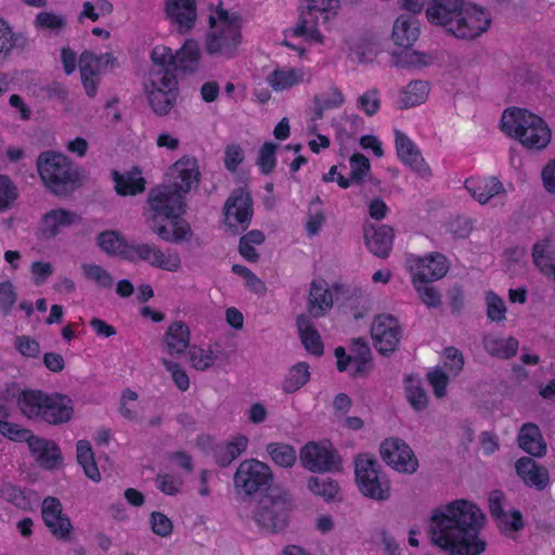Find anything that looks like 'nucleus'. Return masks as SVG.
I'll return each instance as SVG.
<instances>
[{
	"label": "nucleus",
	"mask_w": 555,
	"mask_h": 555,
	"mask_svg": "<svg viewBox=\"0 0 555 555\" xmlns=\"http://www.w3.org/2000/svg\"><path fill=\"white\" fill-rule=\"evenodd\" d=\"M301 465L312 473L338 472L341 459L328 440L308 442L299 453Z\"/></svg>",
	"instance_id": "nucleus-11"
},
{
	"label": "nucleus",
	"mask_w": 555,
	"mask_h": 555,
	"mask_svg": "<svg viewBox=\"0 0 555 555\" xmlns=\"http://www.w3.org/2000/svg\"><path fill=\"white\" fill-rule=\"evenodd\" d=\"M77 462L82 467L85 475L93 481L101 480V474L94 461V453L88 440H79L76 447Z\"/></svg>",
	"instance_id": "nucleus-44"
},
{
	"label": "nucleus",
	"mask_w": 555,
	"mask_h": 555,
	"mask_svg": "<svg viewBox=\"0 0 555 555\" xmlns=\"http://www.w3.org/2000/svg\"><path fill=\"white\" fill-rule=\"evenodd\" d=\"M137 400H138L137 392H134L130 389H126L122 392L121 399H120L119 412L125 418H127L129 421L138 420L139 412L137 409Z\"/></svg>",
	"instance_id": "nucleus-63"
},
{
	"label": "nucleus",
	"mask_w": 555,
	"mask_h": 555,
	"mask_svg": "<svg viewBox=\"0 0 555 555\" xmlns=\"http://www.w3.org/2000/svg\"><path fill=\"white\" fill-rule=\"evenodd\" d=\"M465 360L463 353L455 347H447L443 350V366L451 375H459L463 370Z\"/></svg>",
	"instance_id": "nucleus-62"
},
{
	"label": "nucleus",
	"mask_w": 555,
	"mask_h": 555,
	"mask_svg": "<svg viewBox=\"0 0 555 555\" xmlns=\"http://www.w3.org/2000/svg\"><path fill=\"white\" fill-rule=\"evenodd\" d=\"M98 244L102 250L109 255H120L127 259L130 245L115 231H105L98 236Z\"/></svg>",
	"instance_id": "nucleus-50"
},
{
	"label": "nucleus",
	"mask_w": 555,
	"mask_h": 555,
	"mask_svg": "<svg viewBox=\"0 0 555 555\" xmlns=\"http://www.w3.org/2000/svg\"><path fill=\"white\" fill-rule=\"evenodd\" d=\"M78 219V216L73 211L63 208L51 209L41 217L38 233L41 237L51 240Z\"/></svg>",
	"instance_id": "nucleus-22"
},
{
	"label": "nucleus",
	"mask_w": 555,
	"mask_h": 555,
	"mask_svg": "<svg viewBox=\"0 0 555 555\" xmlns=\"http://www.w3.org/2000/svg\"><path fill=\"white\" fill-rule=\"evenodd\" d=\"M518 340L514 337H500L496 335H486L483 337V347L486 351L496 358L509 359L517 353Z\"/></svg>",
	"instance_id": "nucleus-39"
},
{
	"label": "nucleus",
	"mask_w": 555,
	"mask_h": 555,
	"mask_svg": "<svg viewBox=\"0 0 555 555\" xmlns=\"http://www.w3.org/2000/svg\"><path fill=\"white\" fill-rule=\"evenodd\" d=\"M270 479L271 473L268 465L257 460H247L240 464L234 475V485L245 493L253 494L268 486Z\"/></svg>",
	"instance_id": "nucleus-17"
},
{
	"label": "nucleus",
	"mask_w": 555,
	"mask_h": 555,
	"mask_svg": "<svg viewBox=\"0 0 555 555\" xmlns=\"http://www.w3.org/2000/svg\"><path fill=\"white\" fill-rule=\"evenodd\" d=\"M491 21V13L487 9L465 3L447 30L456 38L473 40L489 29Z\"/></svg>",
	"instance_id": "nucleus-10"
},
{
	"label": "nucleus",
	"mask_w": 555,
	"mask_h": 555,
	"mask_svg": "<svg viewBox=\"0 0 555 555\" xmlns=\"http://www.w3.org/2000/svg\"><path fill=\"white\" fill-rule=\"evenodd\" d=\"M267 451L272 461L281 467H292L297 459L296 450L286 443L271 442Z\"/></svg>",
	"instance_id": "nucleus-51"
},
{
	"label": "nucleus",
	"mask_w": 555,
	"mask_h": 555,
	"mask_svg": "<svg viewBox=\"0 0 555 555\" xmlns=\"http://www.w3.org/2000/svg\"><path fill=\"white\" fill-rule=\"evenodd\" d=\"M309 490L323 498L325 501L334 500L338 493L339 487L336 481L330 477H310L308 479Z\"/></svg>",
	"instance_id": "nucleus-52"
},
{
	"label": "nucleus",
	"mask_w": 555,
	"mask_h": 555,
	"mask_svg": "<svg viewBox=\"0 0 555 555\" xmlns=\"http://www.w3.org/2000/svg\"><path fill=\"white\" fill-rule=\"evenodd\" d=\"M223 210L227 225L237 231L246 230L253 217V201L249 193L244 189L233 191Z\"/></svg>",
	"instance_id": "nucleus-16"
},
{
	"label": "nucleus",
	"mask_w": 555,
	"mask_h": 555,
	"mask_svg": "<svg viewBox=\"0 0 555 555\" xmlns=\"http://www.w3.org/2000/svg\"><path fill=\"white\" fill-rule=\"evenodd\" d=\"M31 455L36 462L43 468L53 469L61 462V450L57 444L51 440L36 437L29 430V437L25 438Z\"/></svg>",
	"instance_id": "nucleus-23"
},
{
	"label": "nucleus",
	"mask_w": 555,
	"mask_h": 555,
	"mask_svg": "<svg viewBox=\"0 0 555 555\" xmlns=\"http://www.w3.org/2000/svg\"><path fill=\"white\" fill-rule=\"evenodd\" d=\"M160 363L170 373L175 385L181 390L186 391L190 387V378L182 366L175 361L168 359H160Z\"/></svg>",
	"instance_id": "nucleus-61"
},
{
	"label": "nucleus",
	"mask_w": 555,
	"mask_h": 555,
	"mask_svg": "<svg viewBox=\"0 0 555 555\" xmlns=\"http://www.w3.org/2000/svg\"><path fill=\"white\" fill-rule=\"evenodd\" d=\"M333 306L332 293L324 280H313L310 285L307 308L309 313L319 318L324 315Z\"/></svg>",
	"instance_id": "nucleus-33"
},
{
	"label": "nucleus",
	"mask_w": 555,
	"mask_h": 555,
	"mask_svg": "<svg viewBox=\"0 0 555 555\" xmlns=\"http://www.w3.org/2000/svg\"><path fill=\"white\" fill-rule=\"evenodd\" d=\"M396 137V150L398 158L405 165L409 166L422 178H428L431 176V170L426 164L425 159L416 146V144L400 130H395Z\"/></svg>",
	"instance_id": "nucleus-20"
},
{
	"label": "nucleus",
	"mask_w": 555,
	"mask_h": 555,
	"mask_svg": "<svg viewBox=\"0 0 555 555\" xmlns=\"http://www.w3.org/2000/svg\"><path fill=\"white\" fill-rule=\"evenodd\" d=\"M190 328L183 321L172 322L166 330L163 337L164 351L173 358L185 353L190 347Z\"/></svg>",
	"instance_id": "nucleus-26"
},
{
	"label": "nucleus",
	"mask_w": 555,
	"mask_h": 555,
	"mask_svg": "<svg viewBox=\"0 0 555 555\" xmlns=\"http://www.w3.org/2000/svg\"><path fill=\"white\" fill-rule=\"evenodd\" d=\"M278 149V144L272 142H266L259 150L257 165L259 166L262 173H270L275 165V152Z\"/></svg>",
	"instance_id": "nucleus-60"
},
{
	"label": "nucleus",
	"mask_w": 555,
	"mask_h": 555,
	"mask_svg": "<svg viewBox=\"0 0 555 555\" xmlns=\"http://www.w3.org/2000/svg\"><path fill=\"white\" fill-rule=\"evenodd\" d=\"M371 336L375 349L382 354H388L397 349L402 328L393 315L379 314L372 322Z\"/></svg>",
	"instance_id": "nucleus-15"
},
{
	"label": "nucleus",
	"mask_w": 555,
	"mask_h": 555,
	"mask_svg": "<svg viewBox=\"0 0 555 555\" xmlns=\"http://www.w3.org/2000/svg\"><path fill=\"white\" fill-rule=\"evenodd\" d=\"M486 520L475 503L454 500L433 512L429 537L448 555H480L486 550V540L480 534Z\"/></svg>",
	"instance_id": "nucleus-1"
},
{
	"label": "nucleus",
	"mask_w": 555,
	"mask_h": 555,
	"mask_svg": "<svg viewBox=\"0 0 555 555\" xmlns=\"http://www.w3.org/2000/svg\"><path fill=\"white\" fill-rule=\"evenodd\" d=\"M157 489L166 495H176L182 491L183 478L178 475L159 473L155 479Z\"/></svg>",
	"instance_id": "nucleus-58"
},
{
	"label": "nucleus",
	"mask_w": 555,
	"mask_h": 555,
	"mask_svg": "<svg viewBox=\"0 0 555 555\" xmlns=\"http://www.w3.org/2000/svg\"><path fill=\"white\" fill-rule=\"evenodd\" d=\"M166 16L170 24L176 26L179 33L190 30L196 20V7L194 0H167Z\"/></svg>",
	"instance_id": "nucleus-24"
},
{
	"label": "nucleus",
	"mask_w": 555,
	"mask_h": 555,
	"mask_svg": "<svg viewBox=\"0 0 555 555\" xmlns=\"http://www.w3.org/2000/svg\"><path fill=\"white\" fill-rule=\"evenodd\" d=\"M188 354L190 364L197 371L208 370L216 361V356L210 348L205 349L194 345L189 347Z\"/></svg>",
	"instance_id": "nucleus-55"
},
{
	"label": "nucleus",
	"mask_w": 555,
	"mask_h": 555,
	"mask_svg": "<svg viewBox=\"0 0 555 555\" xmlns=\"http://www.w3.org/2000/svg\"><path fill=\"white\" fill-rule=\"evenodd\" d=\"M201 171L197 160L191 156H182L167 171V186L185 198V194L198 186Z\"/></svg>",
	"instance_id": "nucleus-13"
},
{
	"label": "nucleus",
	"mask_w": 555,
	"mask_h": 555,
	"mask_svg": "<svg viewBox=\"0 0 555 555\" xmlns=\"http://www.w3.org/2000/svg\"><path fill=\"white\" fill-rule=\"evenodd\" d=\"M291 509L292 503L286 495L266 494L258 501L253 519L260 530L278 532L286 527Z\"/></svg>",
	"instance_id": "nucleus-9"
},
{
	"label": "nucleus",
	"mask_w": 555,
	"mask_h": 555,
	"mask_svg": "<svg viewBox=\"0 0 555 555\" xmlns=\"http://www.w3.org/2000/svg\"><path fill=\"white\" fill-rule=\"evenodd\" d=\"M184 199L166 184L150 191L146 220L150 228L165 242L179 243L191 236L190 224L181 219L185 208Z\"/></svg>",
	"instance_id": "nucleus-2"
},
{
	"label": "nucleus",
	"mask_w": 555,
	"mask_h": 555,
	"mask_svg": "<svg viewBox=\"0 0 555 555\" xmlns=\"http://www.w3.org/2000/svg\"><path fill=\"white\" fill-rule=\"evenodd\" d=\"M338 0H301L296 24L285 31V37L304 38L306 41L323 43L324 37L319 24H327L336 15Z\"/></svg>",
	"instance_id": "nucleus-5"
},
{
	"label": "nucleus",
	"mask_w": 555,
	"mask_h": 555,
	"mask_svg": "<svg viewBox=\"0 0 555 555\" xmlns=\"http://www.w3.org/2000/svg\"><path fill=\"white\" fill-rule=\"evenodd\" d=\"M297 327L306 350L312 354L321 356L323 353V343L311 320L306 315H299Z\"/></svg>",
	"instance_id": "nucleus-40"
},
{
	"label": "nucleus",
	"mask_w": 555,
	"mask_h": 555,
	"mask_svg": "<svg viewBox=\"0 0 555 555\" xmlns=\"http://www.w3.org/2000/svg\"><path fill=\"white\" fill-rule=\"evenodd\" d=\"M74 414V403L65 395L50 393L42 421L49 425H61L69 422Z\"/></svg>",
	"instance_id": "nucleus-27"
},
{
	"label": "nucleus",
	"mask_w": 555,
	"mask_h": 555,
	"mask_svg": "<svg viewBox=\"0 0 555 555\" xmlns=\"http://www.w3.org/2000/svg\"><path fill=\"white\" fill-rule=\"evenodd\" d=\"M434 60V56L429 53L408 49L395 55L396 66L406 69H422L433 64Z\"/></svg>",
	"instance_id": "nucleus-45"
},
{
	"label": "nucleus",
	"mask_w": 555,
	"mask_h": 555,
	"mask_svg": "<svg viewBox=\"0 0 555 555\" xmlns=\"http://www.w3.org/2000/svg\"><path fill=\"white\" fill-rule=\"evenodd\" d=\"M114 182L116 192L120 195H135L144 191V179L140 173L128 172L119 175L114 171Z\"/></svg>",
	"instance_id": "nucleus-46"
},
{
	"label": "nucleus",
	"mask_w": 555,
	"mask_h": 555,
	"mask_svg": "<svg viewBox=\"0 0 555 555\" xmlns=\"http://www.w3.org/2000/svg\"><path fill=\"white\" fill-rule=\"evenodd\" d=\"M10 416V409L4 404H0V434L10 440L23 442L25 438L29 437V429L9 422Z\"/></svg>",
	"instance_id": "nucleus-49"
},
{
	"label": "nucleus",
	"mask_w": 555,
	"mask_h": 555,
	"mask_svg": "<svg viewBox=\"0 0 555 555\" xmlns=\"http://www.w3.org/2000/svg\"><path fill=\"white\" fill-rule=\"evenodd\" d=\"M501 128L505 134L517 139L528 150H543L552 139V131L545 120L524 108L505 109Z\"/></svg>",
	"instance_id": "nucleus-4"
},
{
	"label": "nucleus",
	"mask_w": 555,
	"mask_h": 555,
	"mask_svg": "<svg viewBox=\"0 0 555 555\" xmlns=\"http://www.w3.org/2000/svg\"><path fill=\"white\" fill-rule=\"evenodd\" d=\"M365 245L372 254L386 258L392 246L393 230L389 225H369L364 229Z\"/></svg>",
	"instance_id": "nucleus-30"
},
{
	"label": "nucleus",
	"mask_w": 555,
	"mask_h": 555,
	"mask_svg": "<svg viewBox=\"0 0 555 555\" xmlns=\"http://www.w3.org/2000/svg\"><path fill=\"white\" fill-rule=\"evenodd\" d=\"M201 51L195 40L189 39L173 53V74L180 68L183 72H194L199 63Z\"/></svg>",
	"instance_id": "nucleus-38"
},
{
	"label": "nucleus",
	"mask_w": 555,
	"mask_h": 555,
	"mask_svg": "<svg viewBox=\"0 0 555 555\" xmlns=\"http://www.w3.org/2000/svg\"><path fill=\"white\" fill-rule=\"evenodd\" d=\"M152 66L144 82V91L152 111L158 116L170 113L179 94L178 80L173 74V51L155 47L151 54Z\"/></svg>",
	"instance_id": "nucleus-3"
},
{
	"label": "nucleus",
	"mask_w": 555,
	"mask_h": 555,
	"mask_svg": "<svg viewBox=\"0 0 555 555\" xmlns=\"http://www.w3.org/2000/svg\"><path fill=\"white\" fill-rule=\"evenodd\" d=\"M310 80L311 73L305 67H281L267 76V83L278 92L310 82Z\"/></svg>",
	"instance_id": "nucleus-25"
},
{
	"label": "nucleus",
	"mask_w": 555,
	"mask_h": 555,
	"mask_svg": "<svg viewBox=\"0 0 555 555\" xmlns=\"http://www.w3.org/2000/svg\"><path fill=\"white\" fill-rule=\"evenodd\" d=\"M248 438L244 435H237L225 444L219 447L216 452L217 463L225 467L238 457L247 448Z\"/></svg>",
	"instance_id": "nucleus-43"
},
{
	"label": "nucleus",
	"mask_w": 555,
	"mask_h": 555,
	"mask_svg": "<svg viewBox=\"0 0 555 555\" xmlns=\"http://www.w3.org/2000/svg\"><path fill=\"white\" fill-rule=\"evenodd\" d=\"M310 378L309 365L299 362L293 365L286 374L282 388L287 393H293L307 384Z\"/></svg>",
	"instance_id": "nucleus-47"
},
{
	"label": "nucleus",
	"mask_w": 555,
	"mask_h": 555,
	"mask_svg": "<svg viewBox=\"0 0 555 555\" xmlns=\"http://www.w3.org/2000/svg\"><path fill=\"white\" fill-rule=\"evenodd\" d=\"M518 446L528 454L542 456L546 452V443L538 425L526 423L521 426L518 437Z\"/></svg>",
	"instance_id": "nucleus-34"
},
{
	"label": "nucleus",
	"mask_w": 555,
	"mask_h": 555,
	"mask_svg": "<svg viewBox=\"0 0 555 555\" xmlns=\"http://www.w3.org/2000/svg\"><path fill=\"white\" fill-rule=\"evenodd\" d=\"M27 46L28 39L20 33H13L9 24L0 18V61L8 59L15 49L24 50Z\"/></svg>",
	"instance_id": "nucleus-41"
},
{
	"label": "nucleus",
	"mask_w": 555,
	"mask_h": 555,
	"mask_svg": "<svg viewBox=\"0 0 555 555\" xmlns=\"http://www.w3.org/2000/svg\"><path fill=\"white\" fill-rule=\"evenodd\" d=\"M50 393L41 390H23L17 397L21 413L29 421L41 422Z\"/></svg>",
	"instance_id": "nucleus-29"
},
{
	"label": "nucleus",
	"mask_w": 555,
	"mask_h": 555,
	"mask_svg": "<svg viewBox=\"0 0 555 555\" xmlns=\"http://www.w3.org/2000/svg\"><path fill=\"white\" fill-rule=\"evenodd\" d=\"M429 94V85L425 80H413L400 90L397 105L400 109H406L420 105L426 101Z\"/></svg>",
	"instance_id": "nucleus-36"
},
{
	"label": "nucleus",
	"mask_w": 555,
	"mask_h": 555,
	"mask_svg": "<svg viewBox=\"0 0 555 555\" xmlns=\"http://www.w3.org/2000/svg\"><path fill=\"white\" fill-rule=\"evenodd\" d=\"M464 4V0H431L426 14L433 24L448 29Z\"/></svg>",
	"instance_id": "nucleus-31"
},
{
	"label": "nucleus",
	"mask_w": 555,
	"mask_h": 555,
	"mask_svg": "<svg viewBox=\"0 0 555 555\" xmlns=\"http://www.w3.org/2000/svg\"><path fill=\"white\" fill-rule=\"evenodd\" d=\"M345 103V96L339 88L331 86L327 90L318 93L313 99V118L309 126L310 132H315L317 121L322 119L325 111L335 109Z\"/></svg>",
	"instance_id": "nucleus-32"
},
{
	"label": "nucleus",
	"mask_w": 555,
	"mask_h": 555,
	"mask_svg": "<svg viewBox=\"0 0 555 555\" xmlns=\"http://www.w3.org/2000/svg\"><path fill=\"white\" fill-rule=\"evenodd\" d=\"M127 259L130 261L141 260L153 268L168 272H177L181 268V257L177 250H163L155 244L149 243L130 245Z\"/></svg>",
	"instance_id": "nucleus-12"
},
{
	"label": "nucleus",
	"mask_w": 555,
	"mask_h": 555,
	"mask_svg": "<svg viewBox=\"0 0 555 555\" xmlns=\"http://www.w3.org/2000/svg\"><path fill=\"white\" fill-rule=\"evenodd\" d=\"M37 171L44 186L55 195L69 193L79 179L78 170L72 160L54 151L39 154Z\"/></svg>",
	"instance_id": "nucleus-6"
},
{
	"label": "nucleus",
	"mask_w": 555,
	"mask_h": 555,
	"mask_svg": "<svg viewBox=\"0 0 555 555\" xmlns=\"http://www.w3.org/2000/svg\"><path fill=\"white\" fill-rule=\"evenodd\" d=\"M113 57L109 53L96 55L86 51L80 55L79 69L81 75H100L102 69L106 67Z\"/></svg>",
	"instance_id": "nucleus-48"
},
{
	"label": "nucleus",
	"mask_w": 555,
	"mask_h": 555,
	"mask_svg": "<svg viewBox=\"0 0 555 555\" xmlns=\"http://www.w3.org/2000/svg\"><path fill=\"white\" fill-rule=\"evenodd\" d=\"M465 189L480 204H487L496 195L504 194L502 182L495 177H472L465 181Z\"/></svg>",
	"instance_id": "nucleus-28"
},
{
	"label": "nucleus",
	"mask_w": 555,
	"mask_h": 555,
	"mask_svg": "<svg viewBox=\"0 0 555 555\" xmlns=\"http://www.w3.org/2000/svg\"><path fill=\"white\" fill-rule=\"evenodd\" d=\"M427 380L431 385L437 398H442L446 395L449 376L441 367H435L433 371L428 372Z\"/></svg>",
	"instance_id": "nucleus-64"
},
{
	"label": "nucleus",
	"mask_w": 555,
	"mask_h": 555,
	"mask_svg": "<svg viewBox=\"0 0 555 555\" xmlns=\"http://www.w3.org/2000/svg\"><path fill=\"white\" fill-rule=\"evenodd\" d=\"M354 475L357 486L364 496L375 501H387L390 498V482L374 457L359 455L354 462Z\"/></svg>",
	"instance_id": "nucleus-8"
},
{
	"label": "nucleus",
	"mask_w": 555,
	"mask_h": 555,
	"mask_svg": "<svg viewBox=\"0 0 555 555\" xmlns=\"http://www.w3.org/2000/svg\"><path fill=\"white\" fill-rule=\"evenodd\" d=\"M352 351L354 356H347L343 347L335 349V357L337 358V369L340 372L349 371L351 375L364 371L371 356V350L363 338H357L352 341Z\"/></svg>",
	"instance_id": "nucleus-21"
},
{
	"label": "nucleus",
	"mask_w": 555,
	"mask_h": 555,
	"mask_svg": "<svg viewBox=\"0 0 555 555\" xmlns=\"http://www.w3.org/2000/svg\"><path fill=\"white\" fill-rule=\"evenodd\" d=\"M517 475L526 485L543 489L548 481L545 469L539 467L530 457H521L515 464Z\"/></svg>",
	"instance_id": "nucleus-37"
},
{
	"label": "nucleus",
	"mask_w": 555,
	"mask_h": 555,
	"mask_svg": "<svg viewBox=\"0 0 555 555\" xmlns=\"http://www.w3.org/2000/svg\"><path fill=\"white\" fill-rule=\"evenodd\" d=\"M420 28L417 21L410 15H400L393 24L392 40L402 48L411 47L418 37Z\"/></svg>",
	"instance_id": "nucleus-35"
},
{
	"label": "nucleus",
	"mask_w": 555,
	"mask_h": 555,
	"mask_svg": "<svg viewBox=\"0 0 555 555\" xmlns=\"http://www.w3.org/2000/svg\"><path fill=\"white\" fill-rule=\"evenodd\" d=\"M41 515L44 525L55 538L66 540L69 537L72 524L63 513L60 500L53 496L46 498L41 505Z\"/></svg>",
	"instance_id": "nucleus-19"
},
{
	"label": "nucleus",
	"mask_w": 555,
	"mask_h": 555,
	"mask_svg": "<svg viewBox=\"0 0 555 555\" xmlns=\"http://www.w3.org/2000/svg\"><path fill=\"white\" fill-rule=\"evenodd\" d=\"M486 306H487V317L492 322H502L505 320L506 314V306L504 300L496 295L493 291H488L486 293Z\"/></svg>",
	"instance_id": "nucleus-59"
},
{
	"label": "nucleus",
	"mask_w": 555,
	"mask_h": 555,
	"mask_svg": "<svg viewBox=\"0 0 555 555\" xmlns=\"http://www.w3.org/2000/svg\"><path fill=\"white\" fill-rule=\"evenodd\" d=\"M85 278L101 288H111L114 279L111 273L103 267L95 263H83L81 266Z\"/></svg>",
	"instance_id": "nucleus-53"
},
{
	"label": "nucleus",
	"mask_w": 555,
	"mask_h": 555,
	"mask_svg": "<svg viewBox=\"0 0 555 555\" xmlns=\"http://www.w3.org/2000/svg\"><path fill=\"white\" fill-rule=\"evenodd\" d=\"M495 521L500 530L506 535H513L524 527L521 513L514 508L506 509Z\"/></svg>",
	"instance_id": "nucleus-56"
},
{
	"label": "nucleus",
	"mask_w": 555,
	"mask_h": 555,
	"mask_svg": "<svg viewBox=\"0 0 555 555\" xmlns=\"http://www.w3.org/2000/svg\"><path fill=\"white\" fill-rule=\"evenodd\" d=\"M211 31L207 36L206 50L211 55L231 59L242 41V20L236 13L217 10L210 16Z\"/></svg>",
	"instance_id": "nucleus-7"
},
{
	"label": "nucleus",
	"mask_w": 555,
	"mask_h": 555,
	"mask_svg": "<svg viewBox=\"0 0 555 555\" xmlns=\"http://www.w3.org/2000/svg\"><path fill=\"white\" fill-rule=\"evenodd\" d=\"M413 282L427 283L443 278L448 272V262L443 255L435 253L426 257H411L408 260Z\"/></svg>",
	"instance_id": "nucleus-18"
},
{
	"label": "nucleus",
	"mask_w": 555,
	"mask_h": 555,
	"mask_svg": "<svg viewBox=\"0 0 555 555\" xmlns=\"http://www.w3.org/2000/svg\"><path fill=\"white\" fill-rule=\"evenodd\" d=\"M532 258L534 264L546 275L555 280V244L545 241L533 246Z\"/></svg>",
	"instance_id": "nucleus-42"
},
{
	"label": "nucleus",
	"mask_w": 555,
	"mask_h": 555,
	"mask_svg": "<svg viewBox=\"0 0 555 555\" xmlns=\"http://www.w3.org/2000/svg\"><path fill=\"white\" fill-rule=\"evenodd\" d=\"M405 392L406 399L414 410L422 411L426 409L428 398L418 379L406 378Z\"/></svg>",
	"instance_id": "nucleus-54"
},
{
	"label": "nucleus",
	"mask_w": 555,
	"mask_h": 555,
	"mask_svg": "<svg viewBox=\"0 0 555 555\" xmlns=\"http://www.w3.org/2000/svg\"><path fill=\"white\" fill-rule=\"evenodd\" d=\"M18 197L14 182L5 175H0V212L11 209Z\"/></svg>",
	"instance_id": "nucleus-57"
},
{
	"label": "nucleus",
	"mask_w": 555,
	"mask_h": 555,
	"mask_svg": "<svg viewBox=\"0 0 555 555\" xmlns=\"http://www.w3.org/2000/svg\"><path fill=\"white\" fill-rule=\"evenodd\" d=\"M382 459L395 470L412 475L418 468V460L410 446L400 438H388L380 444Z\"/></svg>",
	"instance_id": "nucleus-14"
}]
</instances>
